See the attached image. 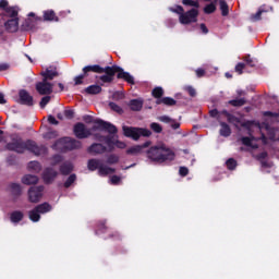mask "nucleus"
Segmentation results:
<instances>
[{
    "label": "nucleus",
    "mask_w": 279,
    "mask_h": 279,
    "mask_svg": "<svg viewBox=\"0 0 279 279\" xmlns=\"http://www.w3.org/2000/svg\"><path fill=\"white\" fill-rule=\"evenodd\" d=\"M94 138L96 141H99V143H105L108 147H112V145H116V147H118L119 149H125V143L120 141L114 142V136H110V135L106 136V135H101V133H95Z\"/></svg>",
    "instance_id": "nucleus-7"
},
{
    "label": "nucleus",
    "mask_w": 279,
    "mask_h": 279,
    "mask_svg": "<svg viewBox=\"0 0 279 279\" xmlns=\"http://www.w3.org/2000/svg\"><path fill=\"white\" fill-rule=\"evenodd\" d=\"M45 21H58V17H56V12L53 11H45L44 13Z\"/></svg>",
    "instance_id": "nucleus-35"
},
{
    "label": "nucleus",
    "mask_w": 279,
    "mask_h": 279,
    "mask_svg": "<svg viewBox=\"0 0 279 279\" xmlns=\"http://www.w3.org/2000/svg\"><path fill=\"white\" fill-rule=\"evenodd\" d=\"M108 165H117L119 157L117 155H110L107 159Z\"/></svg>",
    "instance_id": "nucleus-45"
},
{
    "label": "nucleus",
    "mask_w": 279,
    "mask_h": 279,
    "mask_svg": "<svg viewBox=\"0 0 279 279\" xmlns=\"http://www.w3.org/2000/svg\"><path fill=\"white\" fill-rule=\"evenodd\" d=\"M97 131L108 132V134H117L119 129H117L114 124L100 119L94 120V125L92 129L86 128V125L82 122L76 123L73 129L76 138H88V136H93V132Z\"/></svg>",
    "instance_id": "nucleus-1"
},
{
    "label": "nucleus",
    "mask_w": 279,
    "mask_h": 279,
    "mask_svg": "<svg viewBox=\"0 0 279 279\" xmlns=\"http://www.w3.org/2000/svg\"><path fill=\"white\" fill-rule=\"evenodd\" d=\"M0 8H3L4 11H5L7 8H10V7H8V1L7 0H1L0 1Z\"/></svg>",
    "instance_id": "nucleus-64"
},
{
    "label": "nucleus",
    "mask_w": 279,
    "mask_h": 279,
    "mask_svg": "<svg viewBox=\"0 0 279 279\" xmlns=\"http://www.w3.org/2000/svg\"><path fill=\"white\" fill-rule=\"evenodd\" d=\"M149 145H151V142H146L142 145H135L133 147H130L126 150V154H129L130 156H138V154H143L144 149H147V147H149Z\"/></svg>",
    "instance_id": "nucleus-12"
},
{
    "label": "nucleus",
    "mask_w": 279,
    "mask_h": 279,
    "mask_svg": "<svg viewBox=\"0 0 279 279\" xmlns=\"http://www.w3.org/2000/svg\"><path fill=\"white\" fill-rule=\"evenodd\" d=\"M268 134H269L270 141H277V140H276V129H270V130L268 131Z\"/></svg>",
    "instance_id": "nucleus-60"
},
{
    "label": "nucleus",
    "mask_w": 279,
    "mask_h": 279,
    "mask_svg": "<svg viewBox=\"0 0 279 279\" xmlns=\"http://www.w3.org/2000/svg\"><path fill=\"white\" fill-rule=\"evenodd\" d=\"M219 5H220L222 16H228L229 14L228 2H226L225 0H220Z\"/></svg>",
    "instance_id": "nucleus-36"
},
{
    "label": "nucleus",
    "mask_w": 279,
    "mask_h": 279,
    "mask_svg": "<svg viewBox=\"0 0 279 279\" xmlns=\"http://www.w3.org/2000/svg\"><path fill=\"white\" fill-rule=\"evenodd\" d=\"M64 117H65V119H73V117H75V111H73V110H65L64 111Z\"/></svg>",
    "instance_id": "nucleus-56"
},
{
    "label": "nucleus",
    "mask_w": 279,
    "mask_h": 279,
    "mask_svg": "<svg viewBox=\"0 0 279 279\" xmlns=\"http://www.w3.org/2000/svg\"><path fill=\"white\" fill-rule=\"evenodd\" d=\"M107 149L108 148H106V146H104L102 144L95 143L89 146L88 153L93 154V156H97L99 154H106Z\"/></svg>",
    "instance_id": "nucleus-14"
},
{
    "label": "nucleus",
    "mask_w": 279,
    "mask_h": 279,
    "mask_svg": "<svg viewBox=\"0 0 279 279\" xmlns=\"http://www.w3.org/2000/svg\"><path fill=\"white\" fill-rule=\"evenodd\" d=\"M48 122L51 123V125H58V120L53 116H48Z\"/></svg>",
    "instance_id": "nucleus-62"
},
{
    "label": "nucleus",
    "mask_w": 279,
    "mask_h": 279,
    "mask_svg": "<svg viewBox=\"0 0 279 279\" xmlns=\"http://www.w3.org/2000/svg\"><path fill=\"white\" fill-rule=\"evenodd\" d=\"M75 180H77V177L75 174H71L68 180L64 182V187L69 189L71 186V184H73V182H75Z\"/></svg>",
    "instance_id": "nucleus-42"
},
{
    "label": "nucleus",
    "mask_w": 279,
    "mask_h": 279,
    "mask_svg": "<svg viewBox=\"0 0 279 279\" xmlns=\"http://www.w3.org/2000/svg\"><path fill=\"white\" fill-rule=\"evenodd\" d=\"M156 104L157 105L165 104V106H175L177 101L171 97H163V98L157 99Z\"/></svg>",
    "instance_id": "nucleus-28"
},
{
    "label": "nucleus",
    "mask_w": 279,
    "mask_h": 279,
    "mask_svg": "<svg viewBox=\"0 0 279 279\" xmlns=\"http://www.w3.org/2000/svg\"><path fill=\"white\" fill-rule=\"evenodd\" d=\"M165 95V89H162V87H156L153 89V97H155L156 99H161L160 97H162Z\"/></svg>",
    "instance_id": "nucleus-37"
},
{
    "label": "nucleus",
    "mask_w": 279,
    "mask_h": 279,
    "mask_svg": "<svg viewBox=\"0 0 279 279\" xmlns=\"http://www.w3.org/2000/svg\"><path fill=\"white\" fill-rule=\"evenodd\" d=\"M62 162V157L60 155H54L52 157L51 166L56 167V165H60Z\"/></svg>",
    "instance_id": "nucleus-49"
},
{
    "label": "nucleus",
    "mask_w": 279,
    "mask_h": 279,
    "mask_svg": "<svg viewBox=\"0 0 279 279\" xmlns=\"http://www.w3.org/2000/svg\"><path fill=\"white\" fill-rule=\"evenodd\" d=\"M5 28L8 29V32L14 33L19 31V19L13 17L11 20H9L5 24Z\"/></svg>",
    "instance_id": "nucleus-16"
},
{
    "label": "nucleus",
    "mask_w": 279,
    "mask_h": 279,
    "mask_svg": "<svg viewBox=\"0 0 279 279\" xmlns=\"http://www.w3.org/2000/svg\"><path fill=\"white\" fill-rule=\"evenodd\" d=\"M23 184L31 185V184H38V177L34 174H26L22 178Z\"/></svg>",
    "instance_id": "nucleus-23"
},
{
    "label": "nucleus",
    "mask_w": 279,
    "mask_h": 279,
    "mask_svg": "<svg viewBox=\"0 0 279 279\" xmlns=\"http://www.w3.org/2000/svg\"><path fill=\"white\" fill-rule=\"evenodd\" d=\"M245 98L229 100V105L233 106L234 108H241V106H245Z\"/></svg>",
    "instance_id": "nucleus-31"
},
{
    "label": "nucleus",
    "mask_w": 279,
    "mask_h": 279,
    "mask_svg": "<svg viewBox=\"0 0 279 279\" xmlns=\"http://www.w3.org/2000/svg\"><path fill=\"white\" fill-rule=\"evenodd\" d=\"M109 108H111V110H113L114 112H118V114H121V112H123V109L119 107V105H117L116 102H109Z\"/></svg>",
    "instance_id": "nucleus-44"
},
{
    "label": "nucleus",
    "mask_w": 279,
    "mask_h": 279,
    "mask_svg": "<svg viewBox=\"0 0 279 279\" xmlns=\"http://www.w3.org/2000/svg\"><path fill=\"white\" fill-rule=\"evenodd\" d=\"M20 104L23 106H34V97L27 90L21 89L19 92Z\"/></svg>",
    "instance_id": "nucleus-11"
},
{
    "label": "nucleus",
    "mask_w": 279,
    "mask_h": 279,
    "mask_svg": "<svg viewBox=\"0 0 279 279\" xmlns=\"http://www.w3.org/2000/svg\"><path fill=\"white\" fill-rule=\"evenodd\" d=\"M227 121H228V123L235 125V128H238L239 123H241V119H239L238 117H235L234 114H231V113H229L227 116Z\"/></svg>",
    "instance_id": "nucleus-32"
},
{
    "label": "nucleus",
    "mask_w": 279,
    "mask_h": 279,
    "mask_svg": "<svg viewBox=\"0 0 279 279\" xmlns=\"http://www.w3.org/2000/svg\"><path fill=\"white\" fill-rule=\"evenodd\" d=\"M197 16H199V11L197 9H191L187 12H184L179 16V23L181 25H190V23H197Z\"/></svg>",
    "instance_id": "nucleus-8"
},
{
    "label": "nucleus",
    "mask_w": 279,
    "mask_h": 279,
    "mask_svg": "<svg viewBox=\"0 0 279 279\" xmlns=\"http://www.w3.org/2000/svg\"><path fill=\"white\" fill-rule=\"evenodd\" d=\"M7 148L10 149V151H16L17 154H24L26 149L35 156L47 154V147L43 145L38 146V144L32 140L23 142L19 135H11V142L7 144Z\"/></svg>",
    "instance_id": "nucleus-2"
},
{
    "label": "nucleus",
    "mask_w": 279,
    "mask_h": 279,
    "mask_svg": "<svg viewBox=\"0 0 279 279\" xmlns=\"http://www.w3.org/2000/svg\"><path fill=\"white\" fill-rule=\"evenodd\" d=\"M104 73L109 77L114 80V75L118 73V80H124L128 84H134V76H132L129 72L123 71L119 65L106 66L104 68Z\"/></svg>",
    "instance_id": "nucleus-4"
},
{
    "label": "nucleus",
    "mask_w": 279,
    "mask_h": 279,
    "mask_svg": "<svg viewBox=\"0 0 279 279\" xmlns=\"http://www.w3.org/2000/svg\"><path fill=\"white\" fill-rule=\"evenodd\" d=\"M49 101H51V96L43 97L39 102L40 108H45L47 106V104H49Z\"/></svg>",
    "instance_id": "nucleus-47"
},
{
    "label": "nucleus",
    "mask_w": 279,
    "mask_h": 279,
    "mask_svg": "<svg viewBox=\"0 0 279 279\" xmlns=\"http://www.w3.org/2000/svg\"><path fill=\"white\" fill-rule=\"evenodd\" d=\"M83 73L85 76H87L88 73H104V68H101L99 64L86 65L83 68Z\"/></svg>",
    "instance_id": "nucleus-15"
},
{
    "label": "nucleus",
    "mask_w": 279,
    "mask_h": 279,
    "mask_svg": "<svg viewBox=\"0 0 279 279\" xmlns=\"http://www.w3.org/2000/svg\"><path fill=\"white\" fill-rule=\"evenodd\" d=\"M131 110L138 112V110L143 109V100L133 99L129 104Z\"/></svg>",
    "instance_id": "nucleus-25"
},
{
    "label": "nucleus",
    "mask_w": 279,
    "mask_h": 279,
    "mask_svg": "<svg viewBox=\"0 0 279 279\" xmlns=\"http://www.w3.org/2000/svg\"><path fill=\"white\" fill-rule=\"evenodd\" d=\"M58 178V171H56L53 168H47L44 171V182L46 184H51Z\"/></svg>",
    "instance_id": "nucleus-13"
},
{
    "label": "nucleus",
    "mask_w": 279,
    "mask_h": 279,
    "mask_svg": "<svg viewBox=\"0 0 279 279\" xmlns=\"http://www.w3.org/2000/svg\"><path fill=\"white\" fill-rule=\"evenodd\" d=\"M265 12H267V10H265V7H260L255 14L251 15L250 19H251L252 23H256V22L260 21V16H263V14H265Z\"/></svg>",
    "instance_id": "nucleus-26"
},
{
    "label": "nucleus",
    "mask_w": 279,
    "mask_h": 279,
    "mask_svg": "<svg viewBox=\"0 0 279 279\" xmlns=\"http://www.w3.org/2000/svg\"><path fill=\"white\" fill-rule=\"evenodd\" d=\"M56 145L59 149H62V151H72V149H80L82 142L71 137H63L59 140Z\"/></svg>",
    "instance_id": "nucleus-6"
},
{
    "label": "nucleus",
    "mask_w": 279,
    "mask_h": 279,
    "mask_svg": "<svg viewBox=\"0 0 279 279\" xmlns=\"http://www.w3.org/2000/svg\"><path fill=\"white\" fill-rule=\"evenodd\" d=\"M114 168L104 165V161L100 163V168H98V174L102 177L110 175L111 173H114Z\"/></svg>",
    "instance_id": "nucleus-19"
},
{
    "label": "nucleus",
    "mask_w": 279,
    "mask_h": 279,
    "mask_svg": "<svg viewBox=\"0 0 279 279\" xmlns=\"http://www.w3.org/2000/svg\"><path fill=\"white\" fill-rule=\"evenodd\" d=\"M215 10H217V7L215 5V3L207 4L204 8L205 14H213V12H215Z\"/></svg>",
    "instance_id": "nucleus-41"
},
{
    "label": "nucleus",
    "mask_w": 279,
    "mask_h": 279,
    "mask_svg": "<svg viewBox=\"0 0 279 279\" xmlns=\"http://www.w3.org/2000/svg\"><path fill=\"white\" fill-rule=\"evenodd\" d=\"M226 165L230 171H234V169H236V160H234V158L228 159Z\"/></svg>",
    "instance_id": "nucleus-40"
},
{
    "label": "nucleus",
    "mask_w": 279,
    "mask_h": 279,
    "mask_svg": "<svg viewBox=\"0 0 279 279\" xmlns=\"http://www.w3.org/2000/svg\"><path fill=\"white\" fill-rule=\"evenodd\" d=\"M83 120L85 121V123H95V121H93V117L90 116H84Z\"/></svg>",
    "instance_id": "nucleus-63"
},
{
    "label": "nucleus",
    "mask_w": 279,
    "mask_h": 279,
    "mask_svg": "<svg viewBox=\"0 0 279 279\" xmlns=\"http://www.w3.org/2000/svg\"><path fill=\"white\" fill-rule=\"evenodd\" d=\"M85 77H86V75L84 74V72H83V74H81V75L74 77V84H75V86H80V84H83V80H84Z\"/></svg>",
    "instance_id": "nucleus-51"
},
{
    "label": "nucleus",
    "mask_w": 279,
    "mask_h": 279,
    "mask_svg": "<svg viewBox=\"0 0 279 279\" xmlns=\"http://www.w3.org/2000/svg\"><path fill=\"white\" fill-rule=\"evenodd\" d=\"M99 80L101 81L102 84H110L114 78H112V76H108L107 74H105V75H101Z\"/></svg>",
    "instance_id": "nucleus-46"
},
{
    "label": "nucleus",
    "mask_w": 279,
    "mask_h": 279,
    "mask_svg": "<svg viewBox=\"0 0 279 279\" xmlns=\"http://www.w3.org/2000/svg\"><path fill=\"white\" fill-rule=\"evenodd\" d=\"M220 125V136H223L225 138H228V136H230V134H232V130L230 129V125H228V123L220 121L219 122Z\"/></svg>",
    "instance_id": "nucleus-17"
},
{
    "label": "nucleus",
    "mask_w": 279,
    "mask_h": 279,
    "mask_svg": "<svg viewBox=\"0 0 279 279\" xmlns=\"http://www.w3.org/2000/svg\"><path fill=\"white\" fill-rule=\"evenodd\" d=\"M264 117H272L274 119H278L279 114L271 111H265Z\"/></svg>",
    "instance_id": "nucleus-61"
},
{
    "label": "nucleus",
    "mask_w": 279,
    "mask_h": 279,
    "mask_svg": "<svg viewBox=\"0 0 279 279\" xmlns=\"http://www.w3.org/2000/svg\"><path fill=\"white\" fill-rule=\"evenodd\" d=\"M122 132L126 138H133V141H138L141 136L149 137L151 136V131L143 128H134V126H122Z\"/></svg>",
    "instance_id": "nucleus-5"
},
{
    "label": "nucleus",
    "mask_w": 279,
    "mask_h": 279,
    "mask_svg": "<svg viewBox=\"0 0 279 279\" xmlns=\"http://www.w3.org/2000/svg\"><path fill=\"white\" fill-rule=\"evenodd\" d=\"M170 12H173L174 14H179V16H182L184 8H182V5H177L175 9L171 8Z\"/></svg>",
    "instance_id": "nucleus-48"
},
{
    "label": "nucleus",
    "mask_w": 279,
    "mask_h": 279,
    "mask_svg": "<svg viewBox=\"0 0 279 279\" xmlns=\"http://www.w3.org/2000/svg\"><path fill=\"white\" fill-rule=\"evenodd\" d=\"M28 169L31 171H35L36 173H38L40 171V169H43V167L40 166V162H38V161H31L28 163Z\"/></svg>",
    "instance_id": "nucleus-33"
},
{
    "label": "nucleus",
    "mask_w": 279,
    "mask_h": 279,
    "mask_svg": "<svg viewBox=\"0 0 279 279\" xmlns=\"http://www.w3.org/2000/svg\"><path fill=\"white\" fill-rule=\"evenodd\" d=\"M43 191H45L44 186H33L28 190V199L32 204H38L40 202V197H43Z\"/></svg>",
    "instance_id": "nucleus-10"
},
{
    "label": "nucleus",
    "mask_w": 279,
    "mask_h": 279,
    "mask_svg": "<svg viewBox=\"0 0 279 279\" xmlns=\"http://www.w3.org/2000/svg\"><path fill=\"white\" fill-rule=\"evenodd\" d=\"M183 5H190L191 8H199V2L194 0H182Z\"/></svg>",
    "instance_id": "nucleus-39"
},
{
    "label": "nucleus",
    "mask_w": 279,
    "mask_h": 279,
    "mask_svg": "<svg viewBox=\"0 0 279 279\" xmlns=\"http://www.w3.org/2000/svg\"><path fill=\"white\" fill-rule=\"evenodd\" d=\"M73 171V163L65 161L60 166L61 175H69Z\"/></svg>",
    "instance_id": "nucleus-22"
},
{
    "label": "nucleus",
    "mask_w": 279,
    "mask_h": 279,
    "mask_svg": "<svg viewBox=\"0 0 279 279\" xmlns=\"http://www.w3.org/2000/svg\"><path fill=\"white\" fill-rule=\"evenodd\" d=\"M209 114H210V117H213L214 119H217L220 122L219 110L213 109L209 111Z\"/></svg>",
    "instance_id": "nucleus-55"
},
{
    "label": "nucleus",
    "mask_w": 279,
    "mask_h": 279,
    "mask_svg": "<svg viewBox=\"0 0 279 279\" xmlns=\"http://www.w3.org/2000/svg\"><path fill=\"white\" fill-rule=\"evenodd\" d=\"M101 160L100 159H90L87 163V168L89 171H97L101 167Z\"/></svg>",
    "instance_id": "nucleus-24"
},
{
    "label": "nucleus",
    "mask_w": 279,
    "mask_h": 279,
    "mask_svg": "<svg viewBox=\"0 0 279 279\" xmlns=\"http://www.w3.org/2000/svg\"><path fill=\"white\" fill-rule=\"evenodd\" d=\"M7 15L10 16L11 19H16L19 15V11L16 8L9 7L5 9Z\"/></svg>",
    "instance_id": "nucleus-38"
},
{
    "label": "nucleus",
    "mask_w": 279,
    "mask_h": 279,
    "mask_svg": "<svg viewBox=\"0 0 279 279\" xmlns=\"http://www.w3.org/2000/svg\"><path fill=\"white\" fill-rule=\"evenodd\" d=\"M243 69H245V63H238L235 65V73H238L239 75H243Z\"/></svg>",
    "instance_id": "nucleus-50"
},
{
    "label": "nucleus",
    "mask_w": 279,
    "mask_h": 279,
    "mask_svg": "<svg viewBox=\"0 0 279 279\" xmlns=\"http://www.w3.org/2000/svg\"><path fill=\"white\" fill-rule=\"evenodd\" d=\"M244 62L248 65V66H256V64L254 63V60L252 58H250V56H246L244 58Z\"/></svg>",
    "instance_id": "nucleus-57"
},
{
    "label": "nucleus",
    "mask_w": 279,
    "mask_h": 279,
    "mask_svg": "<svg viewBox=\"0 0 279 279\" xmlns=\"http://www.w3.org/2000/svg\"><path fill=\"white\" fill-rule=\"evenodd\" d=\"M9 190L12 193V195H21V184L19 183H11L9 185Z\"/></svg>",
    "instance_id": "nucleus-30"
},
{
    "label": "nucleus",
    "mask_w": 279,
    "mask_h": 279,
    "mask_svg": "<svg viewBox=\"0 0 279 279\" xmlns=\"http://www.w3.org/2000/svg\"><path fill=\"white\" fill-rule=\"evenodd\" d=\"M150 130H153V132H156V134H160V132H162V126L159 123L153 122L150 124Z\"/></svg>",
    "instance_id": "nucleus-43"
},
{
    "label": "nucleus",
    "mask_w": 279,
    "mask_h": 279,
    "mask_svg": "<svg viewBox=\"0 0 279 279\" xmlns=\"http://www.w3.org/2000/svg\"><path fill=\"white\" fill-rule=\"evenodd\" d=\"M110 182H111V184H114V185L121 184V177L112 175L111 179H110Z\"/></svg>",
    "instance_id": "nucleus-53"
},
{
    "label": "nucleus",
    "mask_w": 279,
    "mask_h": 279,
    "mask_svg": "<svg viewBox=\"0 0 279 279\" xmlns=\"http://www.w3.org/2000/svg\"><path fill=\"white\" fill-rule=\"evenodd\" d=\"M147 158L151 162H171L175 160V153L163 143H159L147 150Z\"/></svg>",
    "instance_id": "nucleus-3"
},
{
    "label": "nucleus",
    "mask_w": 279,
    "mask_h": 279,
    "mask_svg": "<svg viewBox=\"0 0 279 279\" xmlns=\"http://www.w3.org/2000/svg\"><path fill=\"white\" fill-rule=\"evenodd\" d=\"M41 75L44 76L43 80H45L46 82H49L54 77H58L59 74H58V71L56 70L46 69V71L41 72Z\"/></svg>",
    "instance_id": "nucleus-20"
},
{
    "label": "nucleus",
    "mask_w": 279,
    "mask_h": 279,
    "mask_svg": "<svg viewBox=\"0 0 279 279\" xmlns=\"http://www.w3.org/2000/svg\"><path fill=\"white\" fill-rule=\"evenodd\" d=\"M241 141H242V144L245 145L246 147H252V149H258V145L252 144V138L242 137Z\"/></svg>",
    "instance_id": "nucleus-34"
},
{
    "label": "nucleus",
    "mask_w": 279,
    "mask_h": 279,
    "mask_svg": "<svg viewBox=\"0 0 279 279\" xmlns=\"http://www.w3.org/2000/svg\"><path fill=\"white\" fill-rule=\"evenodd\" d=\"M52 208L49 203H43L35 207L39 215H47V213H51Z\"/></svg>",
    "instance_id": "nucleus-18"
},
{
    "label": "nucleus",
    "mask_w": 279,
    "mask_h": 279,
    "mask_svg": "<svg viewBox=\"0 0 279 279\" xmlns=\"http://www.w3.org/2000/svg\"><path fill=\"white\" fill-rule=\"evenodd\" d=\"M158 121L162 123H173V120L169 116H161L158 118Z\"/></svg>",
    "instance_id": "nucleus-52"
},
{
    "label": "nucleus",
    "mask_w": 279,
    "mask_h": 279,
    "mask_svg": "<svg viewBox=\"0 0 279 279\" xmlns=\"http://www.w3.org/2000/svg\"><path fill=\"white\" fill-rule=\"evenodd\" d=\"M23 217H25L23 211L15 210L10 214V221L12 223H20V221H23Z\"/></svg>",
    "instance_id": "nucleus-21"
},
{
    "label": "nucleus",
    "mask_w": 279,
    "mask_h": 279,
    "mask_svg": "<svg viewBox=\"0 0 279 279\" xmlns=\"http://www.w3.org/2000/svg\"><path fill=\"white\" fill-rule=\"evenodd\" d=\"M28 218L31 219V221H33L34 223H38V221H40V214L38 213V210L36 209V207L32 210L28 211Z\"/></svg>",
    "instance_id": "nucleus-27"
},
{
    "label": "nucleus",
    "mask_w": 279,
    "mask_h": 279,
    "mask_svg": "<svg viewBox=\"0 0 279 279\" xmlns=\"http://www.w3.org/2000/svg\"><path fill=\"white\" fill-rule=\"evenodd\" d=\"M87 95H99L101 93V87L99 85H90L85 89Z\"/></svg>",
    "instance_id": "nucleus-29"
},
{
    "label": "nucleus",
    "mask_w": 279,
    "mask_h": 279,
    "mask_svg": "<svg viewBox=\"0 0 279 279\" xmlns=\"http://www.w3.org/2000/svg\"><path fill=\"white\" fill-rule=\"evenodd\" d=\"M35 88L39 95H51V93H53V84L44 78L36 84Z\"/></svg>",
    "instance_id": "nucleus-9"
},
{
    "label": "nucleus",
    "mask_w": 279,
    "mask_h": 279,
    "mask_svg": "<svg viewBox=\"0 0 279 279\" xmlns=\"http://www.w3.org/2000/svg\"><path fill=\"white\" fill-rule=\"evenodd\" d=\"M179 173H180V175H183V177L189 175V168H186V167H181V168L179 169Z\"/></svg>",
    "instance_id": "nucleus-59"
},
{
    "label": "nucleus",
    "mask_w": 279,
    "mask_h": 279,
    "mask_svg": "<svg viewBox=\"0 0 279 279\" xmlns=\"http://www.w3.org/2000/svg\"><path fill=\"white\" fill-rule=\"evenodd\" d=\"M185 90L189 93L190 97H195V95H197V92L195 88H193V86L185 87Z\"/></svg>",
    "instance_id": "nucleus-54"
},
{
    "label": "nucleus",
    "mask_w": 279,
    "mask_h": 279,
    "mask_svg": "<svg viewBox=\"0 0 279 279\" xmlns=\"http://www.w3.org/2000/svg\"><path fill=\"white\" fill-rule=\"evenodd\" d=\"M26 29H31L32 32H34L36 29L34 27V21H32V20L26 21Z\"/></svg>",
    "instance_id": "nucleus-58"
}]
</instances>
